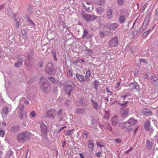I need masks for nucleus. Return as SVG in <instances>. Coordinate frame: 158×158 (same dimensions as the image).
<instances>
[{
    "label": "nucleus",
    "mask_w": 158,
    "mask_h": 158,
    "mask_svg": "<svg viewBox=\"0 0 158 158\" xmlns=\"http://www.w3.org/2000/svg\"><path fill=\"white\" fill-rule=\"evenodd\" d=\"M40 127L42 132L45 134H47L48 127L43 122L41 123Z\"/></svg>",
    "instance_id": "16"
},
{
    "label": "nucleus",
    "mask_w": 158,
    "mask_h": 158,
    "mask_svg": "<svg viewBox=\"0 0 158 158\" xmlns=\"http://www.w3.org/2000/svg\"><path fill=\"white\" fill-rule=\"evenodd\" d=\"M117 3L118 5L119 6H122L124 4L123 0H117Z\"/></svg>",
    "instance_id": "34"
},
{
    "label": "nucleus",
    "mask_w": 158,
    "mask_h": 158,
    "mask_svg": "<svg viewBox=\"0 0 158 158\" xmlns=\"http://www.w3.org/2000/svg\"><path fill=\"white\" fill-rule=\"evenodd\" d=\"M82 15L83 18L85 19L87 22L94 21L97 18L96 16L85 14V13H82Z\"/></svg>",
    "instance_id": "4"
},
{
    "label": "nucleus",
    "mask_w": 158,
    "mask_h": 158,
    "mask_svg": "<svg viewBox=\"0 0 158 158\" xmlns=\"http://www.w3.org/2000/svg\"><path fill=\"white\" fill-rule=\"evenodd\" d=\"M131 85L133 86V87L134 89H135L137 91H138L139 89V87L138 85H135L134 83H132Z\"/></svg>",
    "instance_id": "37"
},
{
    "label": "nucleus",
    "mask_w": 158,
    "mask_h": 158,
    "mask_svg": "<svg viewBox=\"0 0 158 158\" xmlns=\"http://www.w3.org/2000/svg\"><path fill=\"white\" fill-rule=\"evenodd\" d=\"M16 22V23L15 24V27L16 28H18L19 26V22L18 21L17 18H15V20L14 22Z\"/></svg>",
    "instance_id": "40"
},
{
    "label": "nucleus",
    "mask_w": 158,
    "mask_h": 158,
    "mask_svg": "<svg viewBox=\"0 0 158 158\" xmlns=\"http://www.w3.org/2000/svg\"><path fill=\"white\" fill-rule=\"evenodd\" d=\"M62 110L61 109H60L57 112V114L59 115H60L62 113Z\"/></svg>",
    "instance_id": "62"
},
{
    "label": "nucleus",
    "mask_w": 158,
    "mask_h": 158,
    "mask_svg": "<svg viewBox=\"0 0 158 158\" xmlns=\"http://www.w3.org/2000/svg\"><path fill=\"white\" fill-rule=\"evenodd\" d=\"M108 44L111 48L115 47L118 45V38L115 36L111 39L109 41Z\"/></svg>",
    "instance_id": "5"
},
{
    "label": "nucleus",
    "mask_w": 158,
    "mask_h": 158,
    "mask_svg": "<svg viewBox=\"0 0 158 158\" xmlns=\"http://www.w3.org/2000/svg\"><path fill=\"white\" fill-rule=\"evenodd\" d=\"M18 107H19L20 109L21 110H22L24 108V104L23 103H22L20 101Z\"/></svg>",
    "instance_id": "36"
},
{
    "label": "nucleus",
    "mask_w": 158,
    "mask_h": 158,
    "mask_svg": "<svg viewBox=\"0 0 158 158\" xmlns=\"http://www.w3.org/2000/svg\"><path fill=\"white\" fill-rule=\"evenodd\" d=\"M155 15L158 17V9H156V10Z\"/></svg>",
    "instance_id": "64"
},
{
    "label": "nucleus",
    "mask_w": 158,
    "mask_h": 158,
    "mask_svg": "<svg viewBox=\"0 0 158 158\" xmlns=\"http://www.w3.org/2000/svg\"><path fill=\"white\" fill-rule=\"evenodd\" d=\"M45 73L49 75L53 76L56 73L57 69L55 67L53 64L49 63L46 65L45 68Z\"/></svg>",
    "instance_id": "2"
},
{
    "label": "nucleus",
    "mask_w": 158,
    "mask_h": 158,
    "mask_svg": "<svg viewBox=\"0 0 158 158\" xmlns=\"http://www.w3.org/2000/svg\"><path fill=\"white\" fill-rule=\"evenodd\" d=\"M31 134L29 132L25 131L19 134L17 136V139L20 143H23L31 138Z\"/></svg>",
    "instance_id": "1"
},
{
    "label": "nucleus",
    "mask_w": 158,
    "mask_h": 158,
    "mask_svg": "<svg viewBox=\"0 0 158 158\" xmlns=\"http://www.w3.org/2000/svg\"><path fill=\"white\" fill-rule=\"evenodd\" d=\"M23 60L21 58H19L17 61V62L15 63V66L18 68L22 64Z\"/></svg>",
    "instance_id": "22"
},
{
    "label": "nucleus",
    "mask_w": 158,
    "mask_h": 158,
    "mask_svg": "<svg viewBox=\"0 0 158 158\" xmlns=\"http://www.w3.org/2000/svg\"><path fill=\"white\" fill-rule=\"evenodd\" d=\"M106 89L107 93H110L111 94H112V93L108 87H106Z\"/></svg>",
    "instance_id": "58"
},
{
    "label": "nucleus",
    "mask_w": 158,
    "mask_h": 158,
    "mask_svg": "<svg viewBox=\"0 0 158 158\" xmlns=\"http://www.w3.org/2000/svg\"><path fill=\"white\" fill-rule=\"evenodd\" d=\"M6 13L8 15L12 16V12L11 11L10 9H7L6 12Z\"/></svg>",
    "instance_id": "38"
},
{
    "label": "nucleus",
    "mask_w": 158,
    "mask_h": 158,
    "mask_svg": "<svg viewBox=\"0 0 158 158\" xmlns=\"http://www.w3.org/2000/svg\"><path fill=\"white\" fill-rule=\"evenodd\" d=\"M140 61L141 62H142L143 63H146L147 62V60L146 59H140Z\"/></svg>",
    "instance_id": "57"
},
{
    "label": "nucleus",
    "mask_w": 158,
    "mask_h": 158,
    "mask_svg": "<svg viewBox=\"0 0 158 158\" xmlns=\"http://www.w3.org/2000/svg\"><path fill=\"white\" fill-rule=\"evenodd\" d=\"M51 53L53 56H56V53L55 50L52 49L51 51Z\"/></svg>",
    "instance_id": "50"
},
{
    "label": "nucleus",
    "mask_w": 158,
    "mask_h": 158,
    "mask_svg": "<svg viewBox=\"0 0 158 158\" xmlns=\"http://www.w3.org/2000/svg\"><path fill=\"white\" fill-rule=\"evenodd\" d=\"M8 108L7 107H4L3 109V113L5 115H7L8 114Z\"/></svg>",
    "instance_id": "28"
},
{
    "label": "nucleus",
    "mask_w": 158,
    "mask_h": 158,
    "mask_svg": "<svg viewBox=\"0 0 158 158\" xmlns=\"http://www.w3.org/2000/svg\"><path fill=\"white\" fill-rule=\"evenodd\" d=\"M81 105L83 106H88V102L85 98H82L80 101Z\"/></svg>",
    "instance_id": "21"
},
{
    "label": "nucleus",
    "mask_w": 158,
    "mask_h": 158,
    "mask_svg": "<svg viewBox=\"0 0 158 158\" xmlns=\"http://www.w3.org/2000/svg\"><path fill=\"white\" fill-rule=\"evenodd\" d=\"M5 131L2 130H0V136L3 137L5 135Z\"/></svg>",
    "instance_id": "44"
},
{
    "label": "nucleus",
    "mask_w": 158,
    "mask_h": 158,
    "mask_svg": "<svg viewBox=\"0 0 158 158\" xmlns=\"http://www.w3.org/2000/svg\"><path fill=\"white\" fill-rule=\"evenodd\" d=\"M22 33L23 34V35H24L25 34H26V31L24 29H23L22 31Z\"/></svg>",
    "instance_id": "61"
},
{
    "label": "nucleus",
    "mask_w": 158,
    "mask_h": 158,
    "mask_svg": "<svg viewBox=\"0 0 158 158\" xmlns=\"http://www.w3.org/2000/svg\"><path fill=\"white\" fill-rule=\"evenodd\" d=\"M99 82L97 80H95L94 81V85L98 86Z\"/></svg>",
    "instance_id": "51"
},
{
    "label": "nucleus",
    "mask_w": 158,
    "mask_h": 158,
    "mask_svg": "<svg viewBox=\"0 0 158 158\" xmlns=\"http://www.w3.org/2000/svg\"><path fill=\"white\" fill-rule=\"evenodd\" d=\"M132 148H131L129 150H128L127 151H126L125 152L127 154H128L132 150Z\"/></svg>",
    "instance_id": "63"
},
{
    "label": "nucleus",
    "mask_w": 158,
    "mask_h": 158,
    "mask_svg": "<svg viewBox=\"0 0 158 158\" xmlns=\"http://www.w3.org/2000/svg\"><path fill=\"white\" fill-rule=\"evenodd\" d=\"M147 28V26H145V25L144 24V25H143H143L141 29L143 28V30H145Z\"/></svg>",
    "instance_id": "59"
},
{
    "label": "nucleus",
    "mask_w": 158,
    "mask_h": 158,
    "mask_svg": "<svg viewBox=\"0 0 158 158\" xmlns=\"http://www.w3.org/2000/svg\"><path fill=\"white\" fill-rule=\"evenodd\" d=\"M91 74L90 71L88 70L86 72V75L85 76L86 77H89Z\"/></svg>",
    "instance_id": "42"
},
{
    "label": "nucleus",
    "mask_w": 158,
    "mask_h": 158,
    "mask_svg": "<svg viewBox=\"0 0 158 158\" xmlns=\"http://www.w3.org/2000/svg\"><path fill=\"white\" fill-rule=\"evenodd\" d=\"M100 4L102 5H104L105 3V1L104 0H100Z\"/></svg>",
    "instance_id": "56"
},
{
    "label": "nucleus",
    "mask_w": 158,
    "mask_h": 158,
    "mask_svg": "<svg viewBox=\"0 0 158 158\" xmlns=\"http://www.w3.org/2000/svg\"><path fill=\"white\" fill-rule=\"evenodd\" d=\"M133 130V129L132 128H127L125 130V131L128 133H130Z\"/></svg>",
    "instance_id": "41"
},
{
    "label": "nucleus",
    "mask_w": 158,
    "mask_h": 158,
    "mask_svg": "<svg viewBox=\"0 0 158 158\" xmlns=\"http://www.w3.org/2000/svg\"><path fill=\"white\" fill-rule=\"evenodd\" d=\"M32 9L33 7L31 6H28L27 10V12L30 15H31L32 13Z\"/></svg>",
    "instance_id": "33"
},
{
    "label": "nucleus",
    "mask_w": 158,
    "mask_h": 158,
    "mask_svg": "<svg viewBox=\"0 0 158 158\" xmlns=\"http://www.w3.org/2000/svg\"><path fill=\"white\" fill-rule=\"evenodd\" d=\"M128 101H126L124 103H121V104H120V106L125 107L128 103Z\"/></svg>",
    "instance_id": "49"
},
{
    "label": "nucleus",
    "mask_w": 158,
    "mask_h": 158,
    "mask_svg": "<svg viewBox=\"0 0 158 158\" xmlns=\"http://www.w3.org/2000/svg\"><path fill=\"white\" fill-rule=\"evenodd\" d=\"M20 126L17 125H14L11 128V132L14 133L18 132L20 130Z\"/></svg>",
    "instance_id": "11"
},
{
    "label": "nucleus",
    "mask_w": 158,
    "mask_h": 158,
    "mask_svg": "<svg viewBox=\"0 0 158 158\" xmlns=\"http://www.w3.org/2000/svg\"><path fill=\"white\" fill-rule=\"evenodd\" d=\"M115 141L117 143H119L121 142V139H116Z\"/></svg>",
    "instance_id": "60"
},
{
    "label": "nucleus",
    "mask_w": 158,
    "mask_h": 158,
    "mask_svg": "<svg viewBox=\"0 0 158 158\" xmlns=\"http://www.w3.org/2000/svg\"><path fill=\"white\" fill-rule=\"evenodd\" d=\"M84 7L86 11L88 12H90L91 11V10L90 9V7H87L85 5H84Z\"/></svg>",
    "instance_id": "43"
},
{
    "label": "nucleus",
    "mask_w": 158,
    "mask_h": 158,
    "mask_svg": "<svg viewBox=\"0 0 158 158\" xmlns=\"http://www.w3.org/2000/svg\"><path fill=\"white\" fill-rule=\"evenodd\" d=\"M20 101H21V103H23L24 104H28L29 103V102L28 100L24 98H21Z\"/></svg>",
    "instance_id": "29"
},
{
    "label": "nucleus",
    "mask_w": 158,
    "mask_h": 158,
    "mask_svg": "<svg viewBox=\"0 0 158 158\" xmlns=\"http://www.w3.org/2000/svg\"><path fill=\"white\" fill-rule=\"evenodd\" d=\"M65 24H66V23L65 22H62V24H61L62 26H60V27H66L65 25Z\"/></svg>",
    "instance_id": "55"
},
{
    "label": "nucleus",
    "mask_w": 158,
    "mask_h": 158,
    "mask_svg": "<svg viewBox=\"0 0 158 158\" xmlns=\"http://www.w3.org/2000/svg\"><path fill=\"white\" fill-rule=\"evenodd\" d=\"M70 103V101L69 100H67L65 102V104L67 106H69Z\"/></svg>",
    "instance_id": "52"
},
{
    "label": "nucleus",
    "mask_w": 158,
    "mask_h": 158,
    "mask_svg": "<svg viewBox=\"0 0 158 158\" xmlns=\"http://www.w3.org/2000/svg\"><path fill=\"white\" fill-rule=\"evenodd\" d=\"M12 153L13 152L11 150L8 151L5 156V158H10L11 156Z\"/></svg>",
    "instance_id": "27"
},
{
    "label": "nucleus",
    "mask_w": 158,
    "mask_h": 158,
    "mask_svg": "<svg viewBox=\"0 0 158 158\" xmlns=\"http://www.w3.org/2000/svg\"><path fill=\"white\" fill-rule=\"evenodd\" d=\"M60 32L65 35H66L71 33L69 29V28L67 27H60L59 28Z\"/></svg>",
    "instance_id": "8"
},
{
    "label": "nucleus",
    "mask_w": 158,
    "mask_h": 158,
    "mask_svg": "<svg viewBox=\"0 0 158 158\" xmlns=\"http://www.w3.org/2000/svg\"><path fill=\"white\" fill-rule=\"evenodd\" d=\"M47 78L52 83H55L56 79L54 77H52L51 76H49L47 77Z\"/></svg>",
    "instance_id": "30"
},
{
    "label": "nucleus",
    "mask_w": 158,
    "mask_h": 158,
    "mask_svg": "<svg viewBox=\"0 0 158 158\" xmlns=\"http://www.w3.org/2000/svg\"><path fill=\"white\" fill-rule=\"evenodd\" d=\"M34 54V51L33 50H31L29 52V55L31 56H33Z\"/></svg>",
    "instance_id": "53"
},
{
    "label": "nucleus",
    "mask_w": 158,
    "mask_h": 158,
    "mask_svg": "<svg viewBox=\"0 0 158 158\" xmlns=\"http://www.w3.org/2000/svg\"><path fill=\"white\" fill-rule=\"evenodd\" d=\"M40 83L41 89L45 93H47L48 88L49 86V83L47 81L46 78L44 77H42L40 78Z\"/></svg>",
    "instance_id": "3"
},
{
    "label": "nucleus",
    "mask_w": 158,
    "mask_h": 158,
    "mask_svg": "<svg viewBox=\"0 0 158 158\" xmlns=\"http://www.w3.org/2000/svg\"><path fill=\"white\" fill-rule=\"evenodd\" d=\"M73 130H71L67 131L65 133V135L68 136L69 135H70L71 132Z\"/></svg>",
    "instance_id": "46"
},
{
    "label": "nucleus",
    "mask_w": 158,
    "mask_h": 158,
    "mask_svg": "<svg viewBox=\"0 0 158 158\" xmlns=\"http://www.w3.org/2000/svg\"><path fill=\"white\" fill-rule=\"evenodd\" d=\"M112 124L114 126H116L118 123V116H114L111 119Z\"/></svg>",
    "instance_id": "17"
},
{
    "label": "nucleus",
    "mask_w": 158,
    "mask_h": 158,
    "mask_svg": "<svg viewBox=\"0 0 158 158\" xmlns=\"http://www.w3.org/2000/svg\"><path fill=\"white\" fill-rule=\"evenodd\" d=\"M55 111L54 110L52 109L50 110L47 112L46 113V117L54 118L55 117L54 114Z\"/></svg>",
    "instance_id": "10"
},
{
    "label": "nucleus",
    "mask_w": 158,
    "mask_h": 158,
    "mask_svg": "<svg viewBox=\"0 0 158 158\" xmlns=\"http://www.w3.org/2000/svg\"><path fill=\"white\" fill-rule=\"evenodd\" d=\"M90 102L93 107L96 110H98L99 107L98 103L97 102H95L92 98L91 99Z\"/></svg>",
    "instance_id": "14"
},
{
    "label": "nucleus",
    "mask_w": 158,
    "mask_h": 158,
    "mask_svg": "<svg viewBox=\"0 0 158 158\" xmlns=\"http://www.w3.org/2000/svg\"><path fill=\"white\" fill-rule=\"evenodd\" d=\"M94 140L93 139L90 140L89 141L88 148L91 151L93 150L94 148Z\"/></svg>",
    "instance_id": "20"
},
{
    "label": "nucleus",
    "mask_w": 158,
    "mask_h": 158,
    "mask_svg": "<svg viewBox=\"0 0 158 158\" xmlns=\"http://www.w3.org/2000/svg\"><path fill=\"white\" fill-rule=\"evenodd\" d=\"M141 112L143 114L146 115H151L152 114V112L147 109L142 110Z\"/></svg>",
    "instance_id": "18"
},
{
    "label": "nucleus",
    "mask_w": 158,
    "mask_h": 158,
    "mask_svg": "<svg viewBox=\"0 0 158 158\" xmlns=\"http://www.w3.org/2000/svg\"><path fill=\"white\" fill-rule=\"evenodd\" d=\"M121 114L123 117H126L128 114L129 111L125 108V107L121 108L120 109Z\"/></svg>",
    "instance_id": "15"
},
{
    "label": "nucleus",
    "mask_w": 158,
    "mask_h": 158,
    "mask_svg": "<svg viewBox=\"0 0 158 158\" xmlns=\"http://www.w3.org/2000/svg\"><path fill=\"white\" fill-rule=\"evenodd\" d=\"M128 123V127H129L132 125H134L136 124L137 122V120L132 118H130L127 122H126Z\"/></svg>",
    "instance_id": "13"
},
{
    "label": "nucleus",
    "mask_w": 158,
    "mask_h": 158,
    "mask_svg": "<svg viewBox=\"0 0 158 158\" xmlns=\"http://www.w3.org/2000/svg\"><path fill=\"white\" fill-rule=\"evenodd\" d=\"M158 79V77H157L156 76H152L151 78V80H152L153 81H156Z\"/></svg>",
    "instance_id": "39"
},
{
    "label": "nucleus",
    "mask_w": 158,
    "mask_h": 158,
    "mask_svg": "<svg viewBox=\"0 0 158 158\" xmlns=\"http://www.w3.org/2000/svg\"><path fill=\"white\" fill-rule=\"evenodd\" d=\"M150 12H148L147 13V15H146V16L145 18L144 21L143 22V25H144V24L145 23V22L147 21H149L150 19Z\"/></svg>",
    "instance_id": "26"
},
{
    "label": "nucleus",
    "mask_w": 158,
    "mask_h": 158,
    "mask_svg": "<svg viewBox=\"0 0 158 158\" xmlns=\"http://www.w3.org/2000/svg\"><path fill=\"white\" fill-rule=\"evenodd\" d=\"M75 84L73 82H71V84H67L66 85V87L69 88V92H68V94L69 95V96H70L71 94V93L72 91L73 90V88L75 86Z\"/></svg>",
    "instance_id": "12"
},
{
    "label": "nucleus",
    "mask_w": 158,
    "mask_h": 158,
    "mask_svg": "<svg viewBox=\"0 0 158 158\" xmlns=\"http://www.w3.org/2000/svg\"><path fill=\"white\" fill-rule=\"evenodd\" d=\"M146 147L148 150H150L152 149V147L153 145V143L150 142L149 140L147 139L146 140Z\"/></svg>",
    "instance_id": "24"
},
{
    "label": "nucleus",
    "mask_w": 158,
    "mask_h": 158,
    "mask_svg": "<svg viewBox=\"0 0 158 158\" xmlns=\"http://www.w3.org/2000/svg\"><path fill=\"white\" fill-rule=\"evenodd\" d=\"M142 75H143V77L145 79H148L149 76L148 74L146 73H143L142 74Z\"/></svg>",
    "instance_id": "45"
},
{
    "label": "nucleus",
    "mask_w": 158,
    "mask_h": 158,
    "mask_svg": "<svg viewBox=\"0 0 158 158\" xmlns=\"http://www.w3.org/2000/svg\"><path fill=\"white\" fill-rule=\"evenodd\" d=\"M69 88H68L65 87V88L64 89V91L66 92V94H68V92H69Z\"/></svg>",
    "instance_id": "54"
},
{
    "label": "nucleus",
    "mask_w": 158,
    "mask_h": 158,
    "mask_svg": "<svg viewBox=\"0 0 158 158\" xmlns=\"http://www.w3.org/2000/svg\"><path fill=\"white\" fill-rule=\"evenodd\" d=\"M88 132L85 131L84 132L83 135V139H85V140H86L88 137Z\"/></svg>",
    "instance_id": "35"
},
{
    "label": "nucleus",
    "mask_w": 158,
    "mask_h": 158,
    "mask_svg": "<svg viewBox=\"0 0 158 158\" xmlns=\"http://www.w3.org/2000/svg\"><path fill=\"white\" fill-rule=\"evenodd\" d=\"M150 121L148 120H147L144 123V127L146 130L147 131L152 132L153 131V129L150 128Z\"/></svg>",
    "instance_id": "9"
},
{
    "label": "nucleus",
    "mask_w": 158,
    "mask_h": 158,
    "mask_svg": "<svg viewBox=\"0 0 158 158\" xmlns=\"http://www.w3.org/2000/svg\"><path fill=\"white\" fill-rule=\"evenodd\" d=\"M126 19V18L123 15H121L118 19V22L119 23L122 24L123 23Z\"/></svg>",
    "instance_id": "23"
},
{
    "label": "nucleus",
    "mask_w": 158,
    "mask_h": 158,
    "mask_svg": "<svg viewBox=\"0 0 158 158\" xmlns=\"http://www.w3.org/2000/svg\"><path fill=\"white\" fill-rule=\"evenodd\" d=\"M99 35L102 38H103L105 37V35H104V33L102 31H100Z\"/></svg>",
    "instance_id": "48"
},
{
    "label": "nucleus",
    "mask_w": 158,
    "mask_h": 158,
    "mask_svg": "<svg viewBox=\"0 0 158 158\" xmlns=\"http://www.w3.org/2000/svg\"><path fill=\"white\" fill-rule=\"evenodd\" d=\"M119 26V25L117 23H108L106 25V27L110 30H115Z\"/></svg>",
    "instance_id": "6"
},
{
    "label": "nucleus",
    "mask_w": 158,
    "mask_h": 158,
    "mask_svg": "<svg viewBox=\"0 0 158 158\" xmlns=\"http://www.w3.org/2000/svg\"><path fill=\"white\" fill-rule=\"evenodd\" d=\"M127 124L128 123H127V122H125L124 123H119L118 125L119 126L120 128L124 129L126 128V127H128Z\"/></svg>",
    "instance_id": "25"
},
{
    "label": "nucleus",
    "mask_w": 158,
    "mask_h": 158,
    "mask_svg": "<svg viewBox=\"0 0 158 158\" xmlns=\"http://www.w3.org/2000/svg\"><path fill=\"white\" fill-rule=\"evenodd\" d=\"M76 112L77 113H83L85 112V110L82 109L78 108L76 109Z\"/></svg>",
    "instance_id": "31"
},
{
    "label": "nucleus",
    "mask_w": 158,
    "mask_h": 158,
    "mask_svg": "<svg viewBox=\"0 0 158 158\" xmlns=\"http://www.w3.org/2000/svg\"><path fill=\"white\" fill-rule=\"evenodd\" d=\"M89 33V31L88 30L86 29H85L84 30V31L83 33V34L82 36V38L83 39H84L87 36V35Z\"/></svg>",
    "instance_id": "32"
},
{
    "label": "nucleus",
    "mask_w": 158,
    "mask_h": 158,
    "mask_svg": "<svg viewBox=\"0 0 158 158\" xmlns=\"http://www.w3.org/2000/svg\"><path fill=\"white\" fill-rule=\"evenodd\" d=\"M31 115L32 117H34L35 116L36 114L34 111H32L31 113Z\"/></svg>",
    "instance_id": "47"
},
{
    "label": "nucleus",
    "mask_w": 158,
    "mask_h": 158,
    "mask_svg": "<svg viewBox=\"0 0 158 158\" xmlns=\"http://www.w3.org/2000/svg\"><path fill=\"white\" fill-rule=\"evenodd\" d=\"M113 11L110 7H108L106 10V17L108 20L111 19L113 17Z\"/></svg>",
    "instance_id": "7"
},
{
    "label": "nucleus",
    "mask_w": 158,
    "mask_h": 158,
    "mask_svg": "<svg viewBox=\"0 0 158 158\" xmlns=\"http://www.w3.org/2000/svg\"><path fill=\"white\" fill-rule=\"evenodd\" d=\"M77 78L81 82H84L85 81V77L83 75H81L77 73L76 74Z\"/></svg>",
    "instance_id": "19"
}]
</instances>
